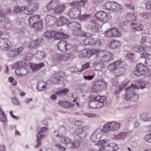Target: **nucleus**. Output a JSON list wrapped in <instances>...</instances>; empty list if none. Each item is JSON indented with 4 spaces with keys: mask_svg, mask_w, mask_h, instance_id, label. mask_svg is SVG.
<instances>
[{
    "mask_svg": "<svg viewBox=\"0 0 151 151\" xmlns=\"http://www.w3.org/2000/svg\"><path fill=\"white\" fill-rule=\"evenodd\" d=\"M139 86L132 84L127 88L125 89L126 93L124 95L125 99L127 100H129L132 99L133 101H137L139 99V96L135 91V90L139 89Z\"/></svg>",
    "mask_w": 151,
    "mask_h": 151,
    "instance_id": "nucleus-1",
    "label": "nucleus"
},
{
    "mask_svg": "<svg viewBox=\"0 0 151 151\" xmlns=\"http://www.w3.org/2000/svg\"><path fill=\"white\" fill-rule=\"evenodd\" d=\"M108 140H101L95 144V145L101 146L99 151H113L118 148L117 145L115 143H107Z\"/></svg>",
    "mask_w": 151,
    "mask_h": 151,
    "instance_id": "nucleus-2",
    "label": "nucleus"
},
{
    "mask_svg": "<svg viewBox=\"0 0 151 151\" xmlns=\"http://www.w3.org/2000/svg\"><path fill=\"white\" fill-rule=\"evenodd\" d=\"M96 53V59L97 60L102 62H107L113 59V55L107 50H102L99 52V50Z\"/></svg>",
    "mask_w": 151,
    "mask_h": 151,
    "instance_id": "nucleus-3",
    "label": "nucleus"
},
{
    "mask_svg": "<svg viewBox=\"0 0 151 151\" xmlns=\"http://www.w3.org/2000/svg\"><path fill=\"white\" fill-rule=\"evenodd\" d=\"M106 101V98L104 96H97L93 98V100L90 101L89 104L91 108H99L102 106Z\"/></svg>",
    "mask_w": 151,
    "mask_h": 151,
    "instance_id": "nucleus-4",
    "label": "nucleus"
},
{
    "mask_svg": "<svg viewBox=\"0 0 151 151\" xmlns=\"http://www.w3.org/2000/svg\"><path fill=\"white\" fill-rule=\"evenodd\" d=\"M106 86V83L104 80H99L94 83L91 91L92 92H96L105 88Z\"/></svg>",
    "mask_w": 151,
    "mask_h": 151,
    "instance_id": "nucleus-5",
    "label": "nucleus"
},
{
    "mask_svg": "<svg viewBox=\"0 0 151 151\" xmlns=\"http://www.w3.org/2000/svg\"><path fill=\"white\" fill-rule=\"evenodd\" d=\"M86 128L85 127L78 128L75 129L73 134L74 138L76 139H80V140L84 139L86 134Z\"/></svg>",
    "mask_w": 151,
    "mask_h": 151,
    "instance_id": "nucleus-6",
    "label": "nucleus"
},
{
    "mask_svg": "<svg viewBox=\"0 0 151 151\" xmlns=\"http://www.w3.org/2000/svg\"><path fill=\"white\" fill-rule=\"evenodd\" d=\"M106 36L109 37H119L122 34L116 28H113L107 30L105 32Z\"/></svg>",
    "mask_w": 151,
    "mask_h": 151,
    "instance_id": "nucleus-7",
    "label": "nucleus"
},
{
    "mask_svg": "<svg viewBox=\"0 0 151 151\" xmlns=\"http://www.w3.org/2000/svg\"><path fill=\"white\" fill-rule=\"evenodd\" d=\"M136 70L137 72L136 74L137 76L145 75L148 71V68L142 63L137 65Z\"/></svg>",
    "mask_w": 151,
    "mask_h": 151,
    "instance_id": "nucleus-8",
    "label": "nucleus"
},
{
    "mask_svg": "<svg viewBox=\"0 0 151 151\" xmlns=\"http://www.w3.org/2000/svg\"><path fill=\"white\" fill-rule=\"evenodd\" d=\"M38 7L37 4H31L26 6L24 13L27 15L32 14L36 10Z\"/></svg>",
    "mask_w": 151,
    "mask_h": 151,
    "instance_id": "nucleus-9",
    "label": "nucleus"
},
{
    "mask_svg": "<svg viewBox=\"0 0 151 151\" xmlns=\"http://www.w3.org/2000/svg\"><path fill=\"white\" fill-rule=\"evenodd\" d=\"M69 57V55L67 54L64 55L56 54L53 56V60L56 63L65 61L67 60Z\"/></svg>",
    "mask_w": 151,
    "mask_h": 151,
    "instance_id": "nucleus-10",
    "label": "nucleus"
},
{
    "mask_svg": "<svg viewBox=\"0 0 151 151\" xmlns=\"http://www.w3.org/2000/svg\"><path fill=\"white\" fill-rule=\"evenodd\" d=\"M4 14L2 11L0 9V22H5L6 24L5 26V28L9 29L12 28L11 21L8 18L6 19L4 17Z\"/></svg>",
    "mask_w": 151,
    "mask_h": 151,
    "instance_id": "nucleus-11",
    "label": "nucleus"
},
{
    "mask_svg": "<svg viewBox=\"0 0 151 151\" xmlns=\"http://www.w3.org/2000/svg\"><path fill=\"white\" fill-rule=\"evenodd\" d=\"M96 19L103 22L107 21L108 17L107 13L103 11H100L97 12L94 15Z\"/></svg>",
    "mask_w": 151,
    "mask_h": 151,
    "instance_id": "nucleus-12",
    "label": "nucleus"
},
{
    "mask_svg": "<svg viewBox=\"0 0 151 151\" xmlns=\"http://www.w3.org/2000/svg\"><path fill=\"white\" fill-rule=\"evenodd\" d=\"M102 135V132L101 129H97L94 132L91 137V140L93 142H97L100 139Z\"/></svg>",
    "mask_w": 151,
    "mask_h": 151,
    "instance_id": "nucleus-13",
    "label": "nucleus"
},
{
    "mask_svg": "<svg viewBox=\"0 0 151 151\" xmlns=\"http://www.w3.org/2000/svg\"><path fill=\"white\" fill-rule=\"evenodd\" d=\"M47 130V128L45 127H42L40 130L39 131L37 135V144L35 146V148H37L39 146L41 145L40 140L42 138L44 137L45 135L42 134L45 131Z\"/></svg>",
    "mask_w": 151,
    "mask_h": 151,
    "instance_id": "nucleus-14",
    "label": "nucleus"
},
{
    "mask_svg": "<svg viewBox=\"0 0 151 151\" xmlns=\"http://www.w3.org/2000/svg\"><path fill=\"white\" fill-rule=\"evenodd\" d=\"M68 14L71 18H77L80 15V9L77 8H72L69 10Z\"/></svg>",
    "mask_w": 151,
    "mask_h": 151,
    "instance_id": "nucleus-15",
    "label": "nucleus"
},
{
    "mask_svg": "<svg viewBox=\"0 0 151 151\" xmlns=\"http://www.w3.org/2000/svg\"><path fill=\"white\" fill-rule=\"evenodd\" d=\"M58 47L59 49L61 51H66L69 50L71 48L70 45L67 44V43L64 41H60L58 44Z\"/></svg>",
    "mask_w": 151,
    "mask_h": 151,
    "instance_id": "nucleus-16",
    "label": "nucleus"
},
{
    "mask_svg": "<svg viewBox=\"0 0 151 151\" xmlns=\"http://www.w3.org/2000/svg\"><path fill=\"white\" fill-rule=\"evenodd\" d=\"M10 43L7 39H0V47L3 50H7L10 47Z\"/></svg>",
    "mask_w": 151,
    "mask_h": 151,
    "instance_id": "nucleus-17",
    "label": "nucleus"
},
{
    "mask_svg": "<svg viewBox=\"0 0 151 151\" xmlns=\"http://www.w3.org/2000/svg\"><path fill=\"white\" fill-rule=\"evenodd\" d=\"M45 24L47 26H51L54 24L57 19L55 17L52 15H48L45 18Z\"/></svg>",
    "mask_w": 151,
    "mask_h": 151,
    "instance_id": "nucleus-18",
    "label": "nucleus"
},
{
    "mask_svg": "<svg viewBox=\"0 0 151 151\" xmlns=\"http://www.w3.org/2000/svg\"><path fill=\"white\" fill-rule=\"evenodd\" d=\"M58 0H52L46 6L47 9L50 11L54 9L59 5Z\"/></svg>",
    "mask_w": 151,
    "mask_h": 151,
    "instance_id": "nucleus-19",
    "label": "nucleus"
},
{
    "mask_svg": "<svg viewBox=\"0 0 151 151\" xmlns=\"http://www.w3.org/2000/svg\"><path fill=\"white\" fill-rule=\"evenodd\" d=\"M98 49H93L91 50H89L86 51L85 52H83L80 55L81 58H84L86 56L89 57L93 55L96 54L98 51Z\"/></svg>",
    "mask_w": 151,
    "mask_h": 151,
    "instance_id": "nucleus-20",
    "label": "nucleus"
},
{
    "mask_svg": "<svg viewBox=\"0 0 151 151\" xmlns=\"http://www.w3.org/2000/svg\"><path fill=\"white\" fill-rule=\"evenodd\" d=\"M122 64L120 61H115L107 66V69L110 71H116L119 66H120Z\"/></svg>",
    "mask_w": 151,
    "mask_h": 151,
    "instance_id": "nucleus-21",
    "label": "nucleus"
},
{
    "mask_svg": "<svg viewBox=\"0 0 151 151\" xmlns=\"http://www.w3.org/2000/svg\"><path fill=\"white\" fill-rule=\"evenodd\" d=\"M112 123V122H109L104 124L103 128V132L105 133H108L110 131H113L114 127Z\"/></svg>",
    "mask_w": 151,
    "mask_h": 151,
    "instance_id": "nucleus-22",
    "label": "nucleus"
},
{
    "mask_svg": "<svg viewBox=\"0 0 151 151\" xmlns=\"http://www.w3.org/2000/svg\"><path fill=\"white\" fill-rule=\"evenodd\" d=\"M132 29L134 32L137 31H140L143 29V25L139 23H132Z\"/></svg>",
    "mask_w": 151,
    "mask_h": 151,
    "instance_id": "nucleus-23",
    "label": "nucleus"
},
{
    "mask_svg": "<svg viewBox=\"0 0 151 151\" xmlns=\"http://www.w3.org/2000/svg\"><path fill=\"white\" fill-rule=\"evenodd\" d=\"M40 19L39 16L38 15H35L30 17L28 19L29 25L32 27L33 25L38 22Z\"/></svg>",
    "mask_w": 151,
    "mask_h": 151,
    "instance_id": "nucleus-24",
    "label": "nucleus"
},
{
    "mask_svg": "<svg viewBox=\"0 0 151 151\" xmlns=\"http://www.w3.org/2000/svg\"><path fill=\"white\" fill-rule=\"evenodd\" d=\"M68 36L67 35L64 34L61 32H55V34L54 35V38L56 40H60L65 39L67 38Z\"/></svg>",
    "mask_w": 151,
    "mask_h": 151,
    "instance_id": "nucleus-25",
    "label": "nucleus"
},
{
    "mask_svg": "<svg viewBox=\"0 0 151 151\" xmlns=\"http://www.w3.org/2000/svg\"><path fill=\"white\" fill-rule=\"evenodd\" d=\"M65 8V6L64 5L61 4L58 6L54 9L53 14L55 15L61 14L64 11Z\"/></svg>",
    "mask_w": 151,
    "mask_h": 151,
    "instance_id": "nucleus-26",
    "label": "nucleus"
},
{
    "mask_svg": "<svg viewBox=\"0 0 151 151\" xmlns=\"http://www.w3.org/2000/svg\"><path fill=\"white\" fill-rule=\"evenodd\" d=\"M58 104L62 107L65 108H71L74 106V104H71L70 102L68 101H60L58 103Z\"/></svg>",
    "mask_w": 151,
    "mask_h": 151,
    "instance_id": "nucleus-27",
    "label": "nucleus"
},
{
    "mask_svg": "<svg viewBox=\"0 0 151 151\" xmlns=\"http://www.w3.org/2000/svg\"><path fill=\"white\" fill-rule=\"evenodd\" d=\"M43 63L38 64H33L30 65L32 70L33 72L38 71L44 65Z\"/></svg>",
    "mask_w": 151,
    "mask_h": 151,
    "instance_id": "nucleus-28",
    "label": "nucleus"
},
{
    "mask_svg": "<svg viewBox=\"0 0 151 151\" xmlns=\"http://www.w3.org/2000/svg\"><path fill=\"white\" fill-rule=\"evenodd\" d=\"M47 83L42 81L39 82L37 87V88L39 91H44L47 89Z\"/></svg>",
    "mask_w": 151,
    "mask_h": 151,
    "instance_id": "nucleus-29",
    "label": "nucleus"
},
{
    "mask_svg": "<svg viewBox=\"0 0 151 151\" xmlns=\"http://www.w3.org/2000/svg\"><path fill=\"white\" fill-rule=\"evenodd\" d=\"M98 30V28L95 26H93L91 29V31L92 34L88 33H85L83 34V37H91L93 35H94V33L97 32Z\"/></svg>",
    "mask_w": 151,
    "mask_h": 151,
    "instance_id": "nucleus-30",
    "label": "nucleus"
},
{
    "mask_svg": "<svg viewBox=\"0 0 151 151\" xmlns=\"http://www.w3.org/2000/svg\"><path fill=\"white\" fill-rule=\"evenodd\" d=\"M42 26V21L40 19L38 22L35 23L34 25H33L31 27L33 28L35 31H37L41 29Z\"/></svg>",
    "mask_w": 151,
    "mask_h": 151,
    "instance_id": "nucleus-31",
    "label": "nucleus"
},
{
    "mask_svg": "<svg viewBox=\"0 0 151 151\" xmlns=\"http://www.w3.org/2000/svg\"><path fill=\"white\" fill-rule=\"evenodd\" d=\"M141 119L144 121H150L151 120V112L145 113L141 115Z\"/></svg>",
    "mask_w": 151,
    "mask_h": 151,
    "instance_id": "nucleus-32",
    "label": "nucleus"
},
{
    "mask_svg": "<svg viewBox=\"0 0 151 151\" xmlns=\"http://www.w3.org/2000/svg\"><path fill=\"white\" fill-rule=\"evenodd\" d=\"M87 0H82L79 1L73 2L69 4V5L72 6H74L75 7H78V6H83Z\"/></svg>",
    "mask_w": 151,
    "mask_h": 151,
    "instance_id": "nucleus-33",
    "label": "nucleus"
},
{
    "mask_svg": "<svg viewBox=\"0 0 151 151\" xmlns=\"http://www.w3.org/2000/svg\"><path fill=\"white\" fill-rule=\"evenodd\" d=\"M125 71V69L124 68L119 66L115 72L116 74L115 76L118 77L120 75H123Z\"/></svg>",
    "mask_w": 151,
    "mask_h": 151,
    "instance_id": "nucleus-34",
    "label": "nucleus"
},
{
    "mask_svg": "<svg viewBox=\"0 0 151 151\" xmlns=\"http://www.w3.org/2000/svg\"><path fill=\"white\" fill-rule=\"evenodd\" d=\"M25 65V63L22 61H20L17 62L12 67L13 69H18L23 68Z\"/></svg>",
    "mask_w": 151,
    "mask_h": 151,
    "instance_id": "nucleus-35",
    "label": "nucleus"
},
{
    "mask_svg": "<svg viewBox=\"0 0 151 151\" xmlns=\"http://www.w3.org/2000/svg\"><path fill=\"white\" fill-rule=\"evenodd\" d=\"M126 19L128 22L134 21L136 19V16L133 13H129L126 15Z\"/></svg>",
    "mask_w": 151,
    "mask_h": 151,
    "instance_id": "nucleus-36",
    "label": "nucleus"
},
{
    "mask_svg": "<svg viewBox=\"0 0 151 151\" xmlns=\"http://www.w3.org/2000/svg\"><path fill=\"white\" fill-rule=\"evenodd\" d=\"M68 21V19L65 17H61L58 19L57 24L59 26H62L67 22Z\"/></svg>",
    "mask_w": 151,
    "mask_h": 151,
    "instance_id": "nucleus-37",
    "label": "nucleus"
},
{
    "mask_svg": "<svg viewBox=\"0 0 151 151\" xmlns=\"http://www.w3.org/2000/svg\"><path fill=\"white\" fill-rule=\"evenodd\" d=\"M34 56L38 59H42L45 57V53L43 51L38 50L36 51Z\"/></svg>",
    "mask_w": 151,
    "mask_h": 151,
    "instance_id": "nucleus-38",
    "label": "nucleus"
},
{
    "mask_svg": "<svg viewBox=\"0 0 151 151\" xmlns=\"http://www.w3.org/2000/svg\"><path fill=\"white\" fill-rule=\"evenodd\" d=\"M25 9H26V6H16L14 7L13 12L15 13H21L22 11L24 12Z\"/></svg>",
    "mask_w": 151,
    "mask_h": 151,
    "instance_id": "nucleus-39",
    "label": "nucleus"
},
{
    "mask_svg": "<svg viewBox=\"0 0 151 151\" xmlns=\"http://www.w3.org/2000/svg\"><path fill=\"white\" fill-rule=\"evenodd\" d=\"M55 34V31L53 30H49L45 32L44 36L46 38H51L53 37Z\"/></svg>",
    "mask_w": 151,
    "mask_h": 151,
    "instance_id": "nucleus-40",
    "label": "nucleus"
},
{
    "mask_svg": "<svg viewBox=\"0 0 151 151\" xmlns=\"http://www.w3.org/2000/svg\"><path fill=\"white\" fill-rule=\"evenodd\" d=\"M61 78L59 73L55 74L54 76V77L52 80V82L55 84H57L59 83V81Z\"/></svg>",
    "mask_w": 151,
    "mask_h": 151,
    "instance_id": "nucleus-41",
    "label": "nucleus"
},
{
    "mask_svg": "<svg viewBox=\"0 0 151 151\" xmlns=\"http://www.w3.org/2000/svg\"><path fill=\"white\" fill-rule=\"evenodd\" d=\"M80 139H76L74 138V142L70 143L71 148H76L79 147L80 144Z\"/></svg>",
    "mask_w": 151,
    "mask_h": 151,
    "instance_id": "nucleus-42",
    "label": "nucleus"
},
{
    "mask_svg": "<svg viewBox=\"0 0 151 151\" xmlns=\"http://www.w3.org/2000/svg\"><path fill=\"white\" fill-rule=\"evenodd\" d=\"M120 43L119 41L116 40H113L111 42L110 47L112 49H116L119 45Z\"/></svg>",
    "mask_w": 151,
    "mask_h": 151,
    "instance_id": "nucleus-43",
    "label": "nucleus"
},
{
    "mask_svg": "<svg viewBox=\"0 0 151 151\" xmlns=\"http://www.w3.org/2000/svg\"><path fill=\"white\" fill-rule=\"evenodd\" d=\"M127 82L126 81H123L122 83H121L119 86V90H115L114 93L115 94H119L120 91L122 90L123 88H125L127 85Z\"/></svg>",
    "mask_w": 151,
    "mask_h": 151,
    "instance_id": "nucleus-44",
    "label": "nucleus"
},
{
    "mask_svg": "<svg viewBox=\"0 0 151 151\" xmlns=\"http://www.w3.org/2000/svg\"><path fill=\"white\" fill-rule=\"evenodd\" d=\"M68 91V88L63 89L57 91L56 94L58 95L64 96L67 94Z\"/></svg>",
    "mask_w": 151,
    "mask_h": 151,
    "instance_id": "nucleus-45",
    "label": "nucleus"
},
{
    "mask_svg": "<svg viewBox=\"0 0 151 151\" xmlns=\"http://www.w3.org/2000/svg\"><path fill=\"white\" fill-rule=\"evenodd\" d=\"M127 134L126 132H120L116 136V138L118 139H125L127 137Z\"/></svg>",
    "mask_w": 151,
    "mask_h": 151,
    "instance_id": "nucleus-46",
    "label": "nucleus"
},
{
    "mask_svg": "<svg viewBox=\"0 0 151 151\" xmlns=\"http://www.w3.org/2000/svg\"><path fill=\"white\" fill-rule=\"evenodd\" d=\"M61 142L65 144H67L70 143L71 140L68 137H60Z\"/></svg>",
    "mask_w": 151,
    "mask_h": 151,
    "instance_id": "nucleus-47",
    "label": "nucleus"
},
{
    "mask_svg": "<svg viewBox=\"0 0 151 151\" xmlns=\"http://www.w3.org/2000/svg\"><path fill=\"white\" fill-rule=\"evenodd\" d=\"M88 37L84 40L83 43L85 45H91L93 42V40L92 38L90 37Z\"/></svg>",
    "mask_w": 151,
    "mask_h": 151,
    "instance_id": "nucleus-48",
    "label": "nucleus"
},
{
    "mask_svg": "<svg viewBox=\"0 0 151 151\" xmlns=\"http://www.w3.org/2000/svg\"><path fill=\"white\" fill-rule=\"evenodd\" d=\"M7 119L6 116L2 111L0 107V121L2 122H5Z\"/></svg>",
    "mask_w": 151,
    "mask_h": 151,
    "instance_id": "nucleus-49",
    "label": "nucleus"
},
{
    "mask_svg": "<svg viewBox=\"0 0 151 151\" xmlns=\"http://www.w3.org/2000/svg\"><path fill=\"white\" fill-rule=\"evenodd\" d=\"M39 43V42L37 40L33 41L29 44V47L31 48H35Z\"/></svg>",
    "mask_w": 151,
    "mask_h": 151,
    "instance_id": "nucleus-50",
    "label": "nucleus"
},
{
    "mask_svg": "<svg viewBox=\"0 0 151 151\" xmlns=\"http://www.w3.org/2000/svg\"><path fill=\"white\" fill-rule=\"evenodd\" d=\"M112 125L114 127V131L117 130L119 129L121 125L120 123L114 121H112Z\"/></svg>",
    "mask_w": 151,
    "mask_h": 151,
    "instance_id": "nucleus-51",
    "label": "nucleus"
},
{
    "mask_svg": "<svg viewBox=\"0 0 151 151\" xmlns=\"http://www.w3.org/2000/svg\"><path fill=\"white\" fill-rule=\"evenodd\" d=\"M97 61H96L94 62L93 64V66L94 67L96 70H99L101 67L100 64V61H98L96 60Z\"/></svg>",
    "mask_w": 151,
    "mask_h": 151,
    "instance_id": "nucleus-52",
    "label": "nucleus"
},
{
    "mask_svg": "<svg viewBox=\"0 0 151 151\" xmlns=\"http://www.w3.org/2000/svg\"><path fill=\"white\" fill-rule=\"evenodd\" d=\"M9 55L12 58L15 57L17 55V53L16 52L15 49H12L9 52Z\"/></svg>",
    "mask_w": 151,
    "mask_h": 151,
    "instance_id": "nucleus-53",
    "label": "nucleus"
},
{
    "mask_svg": "<svg viewBox=\"0 0 151 151\" xmlns=\"http://www.w3.org/2000/svg\"><path fill=\"white\" fill-rule=\"evenodd\" d=\"M138 83L140 84V88L141 89H143V88L147 87V84L146 83L143 81H138Z\"/></svg>",
    "mask_w": 151,
    "mask_h": 151,
    "instance_id": "nucleus-54",
    "label": "nucleus"
},
{
    "mask_svg": "<svg viewBox=\"0 0 151 151\" xmlns=\"http://www.w3.org/2000/svg\"><path fill=\"white\" fill-rule=\"evenodd\" d=\"M72 25L74 26L77 29V31H78L79 32H80V29L81 28V25L79 23L75 22H73Z\"/></svg>",
    "mask_w": 151,
    "mask_h": 151,
    "instance_id": "nucleus-55",
    "label": "nucleus"
},
{
    "mask_svg": "<svg viewBox=\"0 0 151 151\" xmlns=\"http://www.w3.org/2000/svg\"><path fill=\"white\" fill-rule=\"evenodd\" d=\"M140 57L141 58H147L150 55L149 53L145 52L140 53Z\"/></svg>",
    "mask_w": 151,
    "mask_h": 151,
    "instance_id": "nucleus-56",
    "label": "nucleus"
},
{
    "mask_svg": "<svg viewBox=\"0 0 151 151\" xmlns=\"http://www.w3.org/2000/svg\"><path fill=\"white\" fill-rule=\"evenodd\" d=\"M12 102L13 104L15 105H19L20 103L18 100V99L16 97L12 98Z\"/></svg>",
    "mask_w": 151,
    "mask_h": 151,
    "instance_id": "nucleus-57",
    "label": "nucleus"
},
{
    "mask_svg": "<svg viewBox=\"0 0 151 151\" xmlns=\"http://www.w3.org/2000/svg\"><path fill=\"white\" fill-rule=\"evenodd\" d=\"M141 14L144 18L147 19L149 18L151 15V14L148 13H141Z\"/></svg>",
    "mask_w": 151,
    "mask_h": 151,
    "instance_id": "nucleus-58",
    "label": "nucleus"
},
{
    "mask_svg": "<svg viewBox=\"0 0 151 151\" xmlns=\"http://www.w3.org/2000/svg\"><path fill=\"white\" fill-rule=\"evenodd\" d=\"M144 139L147 142L151 143V134L146 135L145 136Z\"/></svg>",
    "mask_w": 151,
    "mask_h": 151,
    "instance_id": "nucleus-59",
    "label": "nucleus"
},
{
    "mask_svg": "<svg viewBox=\"0 0 151 151\" xmlns=\"http://www.w3.org/2000/svg\"><path fill=\"white\" fill-rule=\"evenodd\" d=\"M118 78V77L115 76L114 78H113L111 81V82H112V84L114 86H118V85H117L118 84V82L116 80V78Z\"/></svg>",
    "mask_w": 151,
    "mask_h": 151,
    "instance_id": "nucleus-60",
    "label": "nucleus"
},
{
    "mask_svg": "<svg viewBox=\"0 0 151 151\" xmlns=\"http://www.w3.org/2000/svg\"><path fill=\"white\" fill-rule=\"evenodd\" d=\"M138 52H139L140 53L144 51L145 50V48L146 47V46L145 45H142L141 46H139Z\"/></svg>",
    "mask_w": 151,
    "mask_h": 151,
    "instance_id": "nucleus-61",
    "label": "nucleus"
},
{
    "mask_svg": "<svg viewBox=\"0 0 151 151\" xmlns=\"http://www.w3.org/2000/svg\"><path fill=\"white\" fill-rule=\"evenodd\" d=\"M103 41V40H101V41L99 40H97L96 41L94 44H93V45H95V46L98 47L99 46H101L102 45Z\"/></svg>",
    "mask_w": 151,
    "mask_h": 151,
    "instance_id": "nucleus-62",
    "label": "nucleus"
},
{
    "mask_svg": "<svg viewBox=\"0 0 151 151\" xmlns=\"http://www.w3.org/2000/svg\"><path fill=\"white\" fill-rule=\"evenodd\" d=\"M56 147L58 149H59L60 150L63 151H65L66 149L63 146H62L61 145L57 144L55 145Z\"/></svg>",
    "mask_w": 151,
    "mask_h": 151,
    "instance_id": "nucleus-63",
    "label": "nucleus"
},
{
    "mask_svg": "<svg viewBox=\"0 0 151 151\" xmlns=\"http://www.w3.org/2000/svg\"><path fill=\"white\" fill-rule=\"evenodd\" d=\"M145 64L147 66H151V58L146 59Z\"/></svg>",
    "mask_w": 151,
    "mask_h": 151,
    "instance_id": "nucleus-64",
    "label": "nucleus"
}]
</instances>
